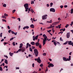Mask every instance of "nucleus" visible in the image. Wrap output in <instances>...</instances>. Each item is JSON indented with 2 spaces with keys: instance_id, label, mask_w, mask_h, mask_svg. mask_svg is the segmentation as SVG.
<instances>
[{
  "instance_id": "24",
  "label": "nucleus",
  "mask_w": 73,
  "mask_h": 73,
  "mask_svg": "<svg viewBox=\"0 0 73 73\" xmlns=\"http://www.w3.org/2000/svg\"><path fill=\"white\" fill-rule=\"evenodd\" d=\"M71 14H72V13H73V9H72L71 10Z\"/></svg>"
},
{
  "instance_id": "48",
  "label": "nucleus",
  "mask_w": 73,
  "mask_h": 73,
  "mask_svg": "<svg viewBox=\"0 0 73 73\" xmlns=\"http://www.w3.org/2000/svg\"><path fill=\"white\" fill-rule=\"evenodd\" d=\"M11 33H12V34H15V32L13 31H11Z\"/></svg>"
},
{
  "instance_id": "23",
  "label": "nucleus",
  "mask_w": 73,
  "mask_h": 73,
  "mask_svg": "<svg viewBox=\"0 0 73 73\" xmlns=\"http://www.w3.org/2000/svg\"><path fill=\"white\" fill-rule=\"evenodd\" d=\"M38 46H39V48H40V49H41V47H42L41 44H40L38 45Z\"/></svg>"
},
{
  "instance_id": "36",
  "label": "nucleus",
  "mask_w": 73,
  "mask_h": 73,
  "mask_svg": "<svg viewBox=\"0 0 73 73\" xmlns=\"http://www.w3.org/2000/svg\"><path fill=\"white\" fill-rule=\"evenodd\" d=\"M13 46H15V42H13Z\"/></svg>"
},
{
  "instance_id": "53",
  "label": "nucleus",
  "mask_w": 73,
  "mask_h": 73,
  "mask_svg": "<svg viewBox=\"0 0 73 73\" xmlns=\"http://www.w3.org/2000/svg\"><path fill=\"white\" fill-rule=\"evenodd\" d=\"M43 56H46V53H43Z\"/></svg>"
},
{
  "instance_id": "38",
  "label": "nucleus",
  "mask_w": 73,
  "mask_h": 73,
  "mask_svg": "<svg viewBox=\"0 0 73 73\" xmlns=\"http://www.w3.org/2000/svg\"><path fill=\"white\" fill-rule=\"evenodd\" d=\"M54 45L55 46H56V45H57V43H56V42H54Z\"/></svg>"
},
{
  "instance_id": "40",
  "label": "nucleus",
  "mask_w": 73,
  "mask_h": 73,
  "mask_svg": "<svg viewBox=\"0 0 73 73\" xmlns=\"http://www.w3.org/2000/svg\"><path fill=\"white\" fill-rule=\"evenodd\" d=\"M52 31V30H47V32H48V33H50V32H51V31Z\"/></svg>"
},
{
  "instance_id": "22",
  "label": "nucleus",
  "mask_w": 73,
  "mask_h": 73,
  "mask_svg": "<svg viewBox=\"0 0 73 73\" xmlns=\"http://www.w3.org/2000/svg\"><path fill=\"white\" fill-rule=\"evenodd\" d=\"M9 54H10V56H12V55H13V54L12 53H11V52H10L9 53Z\"/></svg>"
},
{
  "instance_id": "41",
  "label": "nucleus",
  "mask_w": 73,
  "mask_h": 73,
  "mask_svg": "<svg viewBox=\"0 0 73 73\" xmlns=\"http://www.w3.org/2000/svg\"><path fill=\"white\" fill-rule=\"evenodd\" d=\"M2 35H3V33H1L0 34V36L1 37H2Z\"/></svg>"
},
{
  "instance_id": "7",
  "label": "nucleus",
  "mask_w": 73,
  "mask_h": 73,
  "mask_svg": "<svg viewBox=\"0 0 73 73\" xmlns=\"http://www.w3.org/2000/svg\"><path fill=\"white\" fill-rule=\"evenodd\" d=\"M66 36L67 38H69V37H70V32L67 33Z\"/></svg>"
},
{
  "instance_id": "50",
  "label": "nucleus",
  "mask_w": 73,
  "mask_h": 73,
  "mask_svg": "<svg viewBox=\"0 0 73 73\" xmlns=\"http://www.w3.org/2000/svg\"><path fill=\"white\" fill-rule=\"evenodd\" d=\"M20 46H23V44L22 43H21L20 44Z\"/></svg>"
},
{
  "instance_id": "60",
  "label": "nucleus",
  "mask_w": 73,
  "mask_h": 73,
  "mask_svg": "<svg viewBox=\"0 0 73 73\" xmlns=\"http://www.w3.org/2000/svg\"><path fill=\"white\" fill-rule=\"evenodd\" d=\"M50 28H51V27H50V26L47 28V29H50Z\"/></svg>"
},
{
  "instance_id": "11",
  "label": "nucleus",
  "mask_w": 73,
  "mask_h": 73,
  "mask_svg": "<svg viewBox=\"0 0 73 73\" xmlns=\"http://www.w3.org/2000/svg\"><path fill=\"white\" fill-rule=\"evenodd\" d=\"M29 46V47H31V44H29V43H27L26 44V48L27 49V48H28Z\"/></svg>"
},
{
  "instance_id": "57",
  "label": "nucleus",
  "mask_w": 73,
  "mask_h": 73,
  "mask_svg": "<svg viewBox=\"0 0 73 73\" xmlns=\"http://www.w3.org/2000/svg\"><path fill=\"white\" fill-rule=\"evenodd\" d=\"M18 20H19V21H21L20 18H18V19H17V20H18Z\"/></svg>"
},
{
  "instance_id": "31",
  "label": "nucleus",
  "mask_w": 73,
  "mask_h": 73,
  "mask_svg": "<svg viewBox=\"0 0 73 73\" xmlns=\"http://www.w3.org/2000/svg\"><path fill=\"white\" fill-rule=\"evenodd\" d=\"M31 12H32V13H33V12H34V11H33V9H31Z\"/></svg>"
},
{
  "instance_id": "21",
  "label": "nucleus",
  "mask_w": 73,
  "mask_h": 73,
  "mask_svg": "<svg viewBox=\"0 0 73 73\" xmlns=\"http://www.w3.org/2000/svg\"><path fill=\"white\" fill-rule=\"evenodd\" d=\"M21 50H22V52H25V48H22V49H21Z\"/></svg>"
},
{
  "instance_id": "55",
  "label": "nucleus",
  "mask_w": 73,
  "mask_h": 73,
  "mask_svg": "<svg viewBox=\"0 0 73 73\" xmlns=\"http://www.w3.org/2000/svg\"><path fill=\"white\" fill-rule=\"evenodd\" d=\"M58 21H60V20H61V19H60V18H58Z\"/></svg>"
},
{
  "instance_id": "29",
  "label": "nucleus",
  "mask_w": 73,
  "mask_h": 73,
  "mask_svg": "<svg viewBox=\"0 0 73 73\" xmlns=\"http://www.w3.org/2000/svg\"><path fill=\"white\" fill-rule=\"evenodd\" d=\"M68 43V42L67 41H66L63 44V45H66V44H67Z\"/></svg>"
},
{
  "instance_id": "58",
  "label": "nucleus",
  "mask_w": 73,
  "mask_h": 73,
  "mask_svg": "<svg viewBox=\"0 0 73 73\" xmlns=\"http://www.w3.org/2000/svg\"><path fill=\"white\" fill-rule=\"evenodd\" d=\"M11 30H9V31H8V32H9V33H11Z\"/></svg>"
},
{
  "instance_id": "52",
  "label": "nucleus",
  "mask_w": 73,
  "mask_h": 73,
  "mask_svg": "<svg viewBox=\"0 0 73 73\" xmlns=\"http://www.w3.org/2000/svg\"><path fill=\"white\" fill-rule=\"evenodd\" d=\"M64 8H67L68 7V5H65L64 6Z\"/></svg>"
},
{
  "instance_id": "64",
  "label": "nucleus",
  "mask_w": 73,
  "mask_h": 73,
  "mask_svg": "<svg viewBox=\"0 0 73 73\" xmlns=\"http://www.w3.org/2000/svg\"><path fill=\"white\" fill-rule=\"evenodd\" d=\"M37 73V72H36V71H34L32 73Z\"/></svg>"
},
{
  "instance_id": "46",
  "label": "nucleus",
  "mask_w": 73,
  "mask_h": 73,
  "mask_svg": "<svg viewBox=\"0 0 73 73\" xmlns=\"http://www.w3.org/2000/svg\"><path fill=\"white\" fill-rule=\"evenodd\" d=\"M32 49H34L35 48V47L34 46H32Z\"/></svg>"
},
{
  "instance_id": "28",
  "label": "nucleus",
  "mask_w": 73,
  "mask_h": 73,
  "mask_svg": "<svg viewBox=\"0 0 73 73\" xmlns=\"http://www.w3.org/2000/svg\"><path fill=\"white\" fill-rule=\"evenodd\" d=\"M3 7H7V5H6V4H4L3 5Z\"/></svg>"
},
{
  "instance_id": "17",
  "label": "nucleus",
  "mask_w": 73,
  "mask_h": 73,
  "mask_svg": "<svg viewBox=\"0 0 73 73\" xmlns=\"http://www.w3.org/2000/svg\"><path fill=\"white\" fill-rule=\"evenodd\" d=\"M31 44L33 45H35V43L34 42H31Z\"/></svg>"
},
{
  "instance_id": "27",
  "label": "nucleus",
  "mask_w": 73,
  "mask_h": 73,
  "mask_svg": "<svg viewBox=\"0 0 73 73\" xmlns=\"http://www.w3.org/2000/svg\"><path fill=\"white\" fill-rule=\"evenodd\" d=\"M4 15V16H5V17L6 16L7 17L8 16V15L6 13H5Z\"/></svg>"
},
{
  "instance_id": "32",
  "label": "nucleus",
  "mask_w": 73,
  "mask_h": 73,
  "mask_svg": "<svg viewBox=\"0 0 73 73\" xmlns=\"http://www.w3.org/2000/svg\"><path fill=\"white\" fill-rule=\"evenodd\" d=\"M2 21H4L5 22H7V21H6V20H5V19H2Z\"/></svg>"
},
{
  "instance_id": "54",
  "label": "nucleus",
  "mask_w": 73,
  "mask_h": 73,
  "mask_svg": "<svg viewBox=\"0 0 73 73\" xmlns=\"http://www.w3.org/2000/svg\"><path fill=\"white\" fill-rule=\"evenodd\" d=\"M7 28L9 29H10V27H9V26H7Z\"/></svg>"
},
{
  "instance_id": "51",
  "label": "nucleus",
  "mask_w": 73,
  "mask_h": 73,
  "mask_svg": "<svg viewBox=\"0 0 73 73\" xmlns=\"http://www.w3.org/2000/svg\"><path fill=\"white\" fill-rule=\"evenodd\" d=\"M34 66H35V64L34 63L33 64L32 66H33V68H34Z\"/></svg>"
},
{
  "instance_id": "18",
  "label": "nucleus",
  "mask_w": 73,
  "mask_h": 73,
  "mask_svg": "<svg viewBox=\"0 0 73 73\" xmlns=\"http://www.w3.org/2000/svg\"><path fill=\"white\" fill-rule=\"evenodd\" d=\"M5 63L6 64H8V60H7L5 59Z\"/></svg>"
},
{
  "instance_id": "56",
  "label": "nucleus",
  "mask_w": 73,
  "mask_h": 73,
  "mask_svg": "<svg viewBox=\"0 0 73 73\" xmlns=\"http://www.w3.org/2000/svg\"><path fill=\"white\" fill-rule=\"evenodd\" d=\"M5 67L6 68H8V66H5L4 67V68H5Z\"/></svg>"
},
{
  "instance_id": "14",
  "label": "nucleus",
  "mask_w": 73,
  "mask_h": 73,
  "mask_svg": "<svg viewBox=\"0 0 73 73\" xmlns=\"http://www.w3.org/2000/svg\"><path fill=\"white\" fill-rule=\"evenodd\" d=\"M40 44V43H39V42H36L35 43V45L36 46H38V45H39V44Z\"/></svg>"
},
{
  "instance_id": "10",
  "label": "nucleus",
  "mask_w": 73,
  "mask_h": 73,
  "mask_svg": "<svg viewBox=\"0 0 73 73\" xmlns=\"http://www.w3.org/2000/svg\"><path fill=\"white\" fill-rule=\"evenodd\" d=\"M67 42H68V45H72V44H73V42L72 43V42L71 41H67Z\"/></svg>"
},
{
  "instance_id": "44",
  "label": "nucleus",
  "mask_w": 73,
  "mask_h": 73,
  "mask_svg": "<svg viewBox=\"0 0 73 73\" xmlns=\"http://www.w3.org/2000/svg\"><path fill=\"white\" fill-rule=\"evenodd\" d=\"M63 7L64 6H63V5H61L60 6V7L61 8V9H62V8H63Z\"/></svg>"
},
{
  "instance_id": "39",
  "label": "nucleus",
  "mask_w": 73,
  "mask_h": 73,
  "mask_svg": "<svg viewBox=\"0 0 73 73\" xmlns=\"http://www.w3.org/2000/svg\"><path fill=\"white\" fill-rule=\"evenodd\" d=\"M63 32L62 31H61L60 32H59L58 33V34H60V33H61V35H62V33H63Z\"/></svg>"
},
{
  "instance_id": "13",
  "label": "nucleus",
  "mask_w": 73,
  "mask_h": 73,
  "mask_svg": "<svg viewBox=\"0 0 73 73\" xmlns=\"http://www.w3.org/2000/svg\"><path fill=\"white\" fill-rule=\"evenodd\" d=\"M59 23L58 22H55L52 24V25H56L58 23Z\"/></svg>"
},
{
  "instance_id": "37",
  "label": "nucleus",
  "mask_w": 73,
  "mask_h": 73,
  "mask_svg": "<svg viewBox=\"0 0 73 73\" xmlns=\"http://www.w3.org/2000/svg\"><path fill=\"white\" fill-rule=\"evenodd\" d=\"M14 38L13 37L11 38L10 39V41H12L13 40Z\"/></svg>"
},
{
  "instance_id": "59",
  "label": "nucleus",
  "mask_w": 73,
  "mask_h": 73,
  "mask_svg": "<svg viewBox=\"0 0 73 73\" xmlns=\"http://www.w3.org/2000/svg\"><path fill=\"white\" fill-rule=\"evenodd\" d=\"M21 49H19L18 50V51H19V52H20V51H21Z\"/></svg>"
},
{
  "instance_id": "35",
  "label": "nucleus",
  "mask_w": 73,
  "mask_h": 73,
  "mask_svg": "<svg viewBox=\"0 0 73 73\" xmlns=\"http://www.w3.org/2000/svg\"><path fill=\"white\" fill-rule=\"evenodd\" d=\"M3 70V68L1 67L0 66V71H2Z\"/></svg>"
},
{
  "instance_id": "30",
  "label": "nucleus",
  "mask_w": 73,
  "mask_h": 73,
  "mask_svg": "<svg viewBox=\"0 0 73 73\" xmlns=\"http://www.w3.org/2000/svg\"><path fill=\"white\" fill-rule=\"evenodd\" d=\"M29 50L30 51V52H32V51H33L32 49L31 48V47L29 48Z\"/></svg>"
},
{
  "instance_id": "63",
  "label": "nucleus",
  "mask_w": 73,
  "mask_h": 73,
  "mask_svg": "<svg viewBox=\"0 0 73 73\" xmlns=\"http://www.w3.org/2000/svg\"><path fill=\"white\" fill-rule=\"evenodd\" d=\"M16 69H19V67H16Z\"/></svg>"
},
{
  "instance_id": "20",
  "label": "nucleus",
  "mask_w": 73,
  "mask_h": 73,
  "mask_svg": "<svg viewBox=\"0 0 73 73\" xmlns=\"http://www.w3.org/2000/svg\"><path fill=\"white\" fill-rule=\"evenodd\" d=\"M1 18H3V19H6V17H5L4 15H2L1 16Z\"/></svg>"
},
{
  "instance_id": "62",
  "label": "nucleus",
  "mask_w": 73,
  "mask_h": 73,
  "mask_svg": "<svg viewBox=\"0 0 73 73\" xmlns=\"http://www.w3.org/2000/svg\"><path fill=\"white\" fill-rule=\"evenodd\" d=\"M52 23V20H51L50 21V23Z\"/></svg>"
},
{
  "instance_id": "2",
  "label": "nucleus",
  "mask_w": 73,
  "mask_h": 73,
  "mask_svg": "<svg viewBox=\"0 0 73 73\" xmlns=\"http://www.w3.org/2000/svg\"><path fill=\"white\" fill-rule=\"evenodd\" d=\"M24 7L25 9V11L27 12L28 9H29V5L28 3H25L24 5Z\"/></svg>"
},
{
  "instance_id": "1",
  "label": "nucleus",
  "mask_w": 73,
  "mask_h": 73,
  "mask_svg": "<svg viewBox=\"0 0 73 73\" xmlns=\"http://www.w3.org/2000/svg\"><path fill=\"white\" fill-rule=\"evenodd\" d=\"M44 39L42 38V40H43V45H44L45 44H46V41H47V36H46L45 34H44L42 35Z\"/></svg>"
},
{
  "instance_id": "4",
  "label": "nucleus",
  "mask_w": 73,
  "mask_h": 73,
  "mask_svg": "<svg viewBox=\"0 0 73 73\" xmlns=\"http://www.w3.org/2000/svg\"><path fill=\"white\" fill-rule=\"evenodd\" d=\"M38 35H37L36 36H33V41H35V40H37L38 39Z\"/></svg>"
},
{
  "instance_id": "34",
  "label": "nucleus",
  "mask_w": 73,
  "mask_h": 73,
  "mask_svg": "<svg viewBox=\"0 0 73 73\" xmlns=\"http://www.w3.org/2000/svg\"><path fill=\"white\" fill-rule=\"evenodd\" d=\"M60 41H63V40L62 39V38L60 37Z\"/></svg>"
},
{
  "instance_id": "49",
  "label": "nucleus",
  "mask_w": 73,
  "mask_h": 73,
  "mask_svg": "<svg viewBox=\"0 0 73 73\" xmlns=\"http://www.w3.org/2000/svg\"><path fill=\"white\" fill-rule=\"evenodd\" d=\"M17 33H14V35H15V36H16V35H17Z\"/></svg>"
},
{
  "instance_id": "33",
  "label": "nucleus",
  "mask_w": 73,
  "mask_h": 73,
  "mask_svg": "<svg viewBox=\"0 0 73 73\" xmlns=\"http://www.w3.org/2000/svg\"><path fill=\"white\" fill-rule=\"evenodd\" d=\"M4 57H6L7 58H8V57L7 56V55H4Z\"/></svg>"
},
{
  "instance_id": "45",
  "label": "nucleus",
  "mask_w": 73,
  "mask_h": 73,
  "mask_svg": "<svg viewBox=\"0 0 73 73\" xmlns=\"http://www.w3.org/2000/svg\"><path fill=\"white\" fill-rule=\"evenodd\" d=\"M46 7H49V4H47Z\"/></svg>"
},
{
  "instance_id": "6",
  "label": "nucleus",
  "mask_w": 73,
  "mask_h": 73,
  "mask_svg": "<svg viewBox=\"0 0 73 73\" xmlns=\"http://www.w3.org/2000/svg\"><path fill=\"white\" fill-rule=\"evenodd\" d=\"M54 66V65L52 63H50V64H49L48 66V68H50L51 67H53Z\"/></svg>"
},
{
  "instance_id": "5",
  "label": "nucleus",
  "mask_w": 73,
  "mask_h": 73,
  "mask_svg": "<svg viewBox=\"0 0 73 73\" xmlns=\"http://www.w3.org/2000/svg\"><path fill=\"white\" fill-rule=\"evenodd\" d=\"M48 16V15H43L42 17V20H46V19H47V17Z\"/></svg>"
},
{
  "instance_id": "19",
  "label": "nucleus",
  "mask_w": 73,
  "mask_h": 73,
  "mask_svg": "<svg viewBox=\"0 0 73 73\" xmlns=\"http://www.w3.org/2000/svg\"><path fill=\"white\" fill-rule=\"evenodd\" d=\"M30 27L31 28H35L34 25L33 24H32L30 25Z\"/></svg>"
},
{
  "instance_id": "15",
  "label": "nucleus",
  "mask_w": 73,
  "mask_h": 73,
  "mask_svg": "<svg viewBox=\"0 0 73 73\" xmlns=\"http://www.w3.org/2000/svg\"><path fill=\"white\" fill-rule=\"evenodd\" d=\"M63 59L64 61H68V60H67V59H66V58L65 57H63Z\"/></svg>"
},
{
  "instance_id": "12",
  "label": "nucleus",
  "mask_w": 73,
  "mask_h": 73,
  "mask_svg": "<svg viewBox=\"0 0 73 73\" xmlns=\"http://www.w3.org/2000/svg\"><path fill=\"white\" fill-rule=\"evenodd\" d=\"M29 26H25L23 28V29L24 30H25V29H29Z\"/></svg>"
},
{
  "instance_id": "43",
  "label": "nucleus",
  "mask_w": 73,
  "mask_h": 73,
  "mask_svg": "<svg viewBox=\"0 0 73 73\" xmlns=\"http://www.w3.org/2000/svg\"><path fill=\"white\" fill-rule=\"evenodd\" d=\"M31 4H34V3L33 1H31Z\"/></svg>"
},
{
  "instance_id": "61",
  "label": "nucleus",
  "mask_w": 73,
  "mask_h": 73,
  "mask_svg": "<svg viewBox=\"0 0 73 73\" xmlns=\"http://www.w3.org/2000/svg\"><path fill=\"white\" fill-rule=\"evenodd\" d=\"M4 40V39H2L1 40V42H2V41H3Z\"/></svg>"
},
{
  "instance_id": "9",
  "label": "nucleus",
  "mask_w": 73,
  "mask_h": 73,
  "mask_svg": "<svg viewBox=\"0 0 73 73\" xmlns=\"http://www.w3.org/2000/svg\"><path fill=\"white\" fill-rule=\"evenodd\" d=\"M50 12H55V9L54 8H51L50 9Z\"/></svg>"
},
{
  "instance_id": "26",
  "label": "nucleus",
  "mask_w": 73,
  "mask_h": 73,
  "mask_svg": "<svg viewBox=\"0 0 73 73\" xmlns=\"http://www.w3.org/2000/svg\"><path fill=\"white\" fill-rule=\"evenodd\" d=\"M69 24H67L66 26H65V27L66 28H68V27H69Z\"/></svg>"
},
{
  "instance_id": "16",
  "label": "nucleus",
  "mask_w": 73,
  "mask_h": 73,
  "mask_svg": "<svg viewBox=\"0 0 73 73\" xmlns=\"http://www.w3.org/2000/svg\"><path fill=\"white\" fill-rule=\"evenodd\" d=\"M71 58V56H69V58H67V61H70V60H71V58Z\"/></svg>"
},
{
  "instance_id": "8",
  "label": "nucleus",
  "mask_w": 73,
  "mask_h": 73,
  "mask_svg": "<svg viewBox=\"0 0 73 73\" xmlns=\"http://www.w3.org/2000/svg\"><path fill=\"white\" fill-rule=\"evenodd\" d=\"M41 59H40V57H38L37 59V62H38V63L40 64V63H41Z\"/></svg>"
},
{
  "instance_id": "3",
  "label": "nucleus",
  "mask_w": 73,
  "mask_h": 73,
  "mask_svg": "<svg viewBox=\"0 0 73 73\" xmlns=\"http://www.w3.org/2000/svg\"><path fill=\"white\" fill-rule=\"evenodd\" d=\"M34 54H35V55L36 57L38 56V50L36 48H35L34 50Z\"/></svg>"
},
{
  "instance_id": "47",
  "label": "nucleus",
  "mask_w": 73,
  "mask_h": 73,
  "mask_svg": "<svg viewBox=\"0 0 73 73\" xmlns=\"http://www.w3.org/2000/svg\"><path fill=\"white\" fill-rule=\"evenodd\" d=\"M16 11V10H14L13 11V13H14Z\"/></svg>"
},
{
  "instance_id": "42",
  "label": "nucleus",
  "mask_w": 73,
  "mask_h": 73,
  "mask_svg": "<svg viewBox=\"0 0 73 73\" xmlns=\"http://www.w3.org/2000/svg\"><path fill=\"white\" fill-rule=\"evenodd\" d=\"M40 67H42V66H43V64H41L40 65Z\"/></svg>"
},
{
  "instance_id": "25",
  "label": "nucleus",
  "mask_w": 73,
  "mask_h": 73,
  "mask_svg": "<svg viewBox=\"0 0 73 73\" xmlns=\"http://www.w3.org/2000/svg\"><path fill=\"white\" fill-rule=\"evenodd\" d=\"M53 4L52 3H50V7H52L53 6Z\"/></svg>"
}]
</instances>
